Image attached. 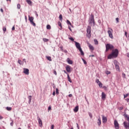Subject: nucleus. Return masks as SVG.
<instances>
[{
	"mask_svg": "<svg viewBox=\"0 0 129 129\" xmlns=\"http://www.w3.org/2000/svg\"><path fill=\"white\" fill-rule=\"evenodd\" d=\"M118 49L117 48H115L112 50V52L111 53L108 54L107 56V59H113V58H117L118 56Z\"/></svg>",
	"mask_w": 129,
	"mask_h": 129,
	"instance_id": "obj_1",
	"label": "nucleus"
},
{
	"mask_svg": "<svg viewBox=\"0 0 129 129\" xmlns=\"http://www.w3.org/2000/svg\"><path fill=\"white\" fill-rule=\"evenodd\" d=\"M75 43L76 47L80 52L81 55L82 56H84V52H83V50H82V48H81V45H80V43L77 42V41H75Z\"/></svg>",
	"mask_w": 129,
	"mask_h": 129,
	"instance_id": "obj_2",
	"label": "nucleus"
},
{
	"mask_svg": "<svg viewBox=\"0 0 129 129\" xmlns=\"http://www.w3.org/2000/svg\"><path fill=\"white\" fill-rule=\"evenodd\" d=\"M88 22L90 25H92L93 24V27L95 26V20H94V15L93 14H91L90 16Z\"/></svg>",
	"mask_w": 129,
	"mask_h": 129,
	"instance_id": "obj_3",
	"label": "nucleus"
},
{
	"mask_svg": "<svg viewBox=\"0 0 129 129\" xmlns=\"http://www.w3.org/2000/svg\"><path fill=\"white\" fill-rule=\"evenodd\" d=\"M96 82L99 85V87H100V88H103L104 90H105V91H107V87L105 86H104L102 87V83L99 81V79H97L96 80Z\"/></svg>",
	"mask_w": 129,
	"mask_h": 129,
	"instance_id": "obj_4",
	"label": "nucleus"
},
{
	"mask_svg": "<svg viewBox=\"0 0 129 129\" xmlns=\"http://www.w3.org/2000/svg\"><path fill=\"white\" fill-rule=\"evenodd\" d=\"M86 36L89 39L91 38V26H88L87 28Z\"/></svg>",
	"mask_w": 129,
	"mask_h": 129,
	"instance_id": "obj_5",
	"label": "nucleus"
},
{
	"mask_svg": "<svg viewBox=\"0 0 129 129\" xmlns=\"http://www.w3.org/2000/svg\"><path fill=\"white\" fill-rule=\"evenodd\" d=\"M105 47V52H108V50H111L114 48V46H113L112 44H110L109 43H107V44H106Z\"/></svg>",
	"mask_w": 129,
	"mask_h": 129,
	"instance_id": "obj_6",
	"label": "nucleus"
},
{
	"mask_svg": "<svg viewBox=\"0 0 129 129\" xmlns=\"http://www.w3.org/2000/svg\"><path fill=\"white\" fill-rule=\"evenodd\" d=\"M108 31L107 33L108 34L109 38L111 39L113 38V35H112V32H113V30H112V28L110 27H108Z\"/></svg>",
	"mask_w": 129,
	"mask_h": 129,
	"instance_id": "obj_7",
	"label": "nucleus"
},
{
	"mask_svg": "<svg viewBox=\"0 0 129 129\" xmlns=\"http://www.w3.org/2000/svg\"><path fill=\"white\" fill-rule=\"evenodd\" d=\"M28 20L29 22H30V24L33 26V27H36V23L34 22V17L30 16V15L28 16Z\"/></svg>",
	"mask_w": 129,
	"mask_h": 129,
	"instance_id": "obj_8",
	"label": "nucleus"
},
{
	"mask_svg": "<svg viewBox=\"0 0 129 129\" xmlns=\"http://www.w3.org/2000/svg\"><path fill=\"white\" fill-rule=\"evenodd\" d=\"M114 125L115 129H119V124L117 120H114Z\"/></svg>",
	"mask_w": 129,
	"mask_h": 129,
	"instance_id": "obj_9",
	"label": "nucleus"
},
{
	"mask_svg": "<svg viewBox=\"0 0 129 129\" xmlns=\"http://www.w3.org/2000/svg\"><path fill=\"white\" fill-rule=\"evenodd\" d=\"M118 62H117V60H114V64L115 66V68L117 71H119V66L117 64Z\"/></svg>",
	"mask_w": 129,
	"mask_h": 129,
	"instance_id": "obj_10",
	"label": "nucleus"
},
{
	"mask_svg": "<svg viewBox=\"0 0 129 129\" xmlns=\"http://www.w3.org/2000/svg\"><path fill=\"white\" fill-rule=\"evenodd\" d=\"M102 123H106L107 122V117L104 116V115H102Z\"/></svg>",
	"mask_w": 129,
	"mask_h": 129,
	"instance_id": "obj_11",
	"label": "nucleus"
},
{
	"mask_svg": "<svg viewBox=\"0 0 129 129\" xmlns=\"http://www.w3.org/2000/svg\"><path fill=\"white\" fill-rule=\"evenodd\" d=\"M37 119L38 123L39 124V126H40V127H42V126H43V122H42V119H41V118L39 117H37Z\"/></svg>",
	"mask_w": 129,
	"mask_h": 129,
	"instance_id": "obj_12",
	"label": "nucleus"
},
{
	"mask_svg": "<svg viewBox=\"0 0 129 129\" xmlns=\"http://www.w3.org/2000/svg\"><path fill=\"white\" fill-rule=\"evenodd\" d=\"M66 69L68 73L71 72V67L69 65H67L66 67Z\"/></svg>",
	"mask_w": 129,
	"mask_h": 129,
	"instance_id": "obj_13",
	"label": "nucleus"
},
{
	"mask_svg": "<svg viewBox=\"0 0 129 129\" xmlns=\"http://www.w3.org/2000/svg\"><path fill=\"white\" fill-rule=\"evenodd\" d=\"M88 47L91 51H94V47L92 46L89 42L87 43Z\"/></svg>",
	"mask_w": 129,
	"mask_h": 129,
	"instance_id": "obj_14",
	"label": "nucleus"
},
{
	"mask_svg": "<svg viewBox=\"0 0 129 129\" xmlns=\"http://www.w3.org/2000/svg\"><path fill=\"white\" fill-rule=\"evenodd\" d=\"M105 98H106V94H105L104 92H102L101 94V99L102 100H105Z\"/></svg>",
	"mask_w": 129,
	"mask_h": 129,
	"instance_id": "obj_15",
	"label": "nucleus"
},
{
	"mask_svg": "<svg viewBox=\"0 0 129 129\" xmlns=\"http://www.w3.org/2000/svg\"><path fill=\"white\" fill-rule=\"evenodd\" d=\"M123 125L126 129H129V123L127 125V122L126 121L123 122Z\"/></svg>",
	"mask_w": 129,
	"mask_h": 129,
	"instance_id": "obj_16",
	"label": "nucleus"
},
{
	"mask_svg": "<svg viewBox=\"0 0 129 129\" xmlns=\"http://www.w3.org/2000/svg\"><path fill=\"white\" fill-rule=\"evenodd\" d=\"M97 124L99 125V126H100L101 125V118H100V116H99L98 118V121H97Z\"/></svg>",
	"mask_w": 129,
	"mask_h": 129,
	"instance_id": "obj_17",
	"label": "nucleus"
},
{
	"mask_svg": "<svg viewBox=\"0 0 129 129\" xmlns=\"http://www.w3.org/2000/svg\"><path fill=\"white\" fill-rule=\"evenodd\" d=\"M29 69H24L23 72H24V74H25L26 75H29Z\"/></svg>",
	"mask_w": 129,
	"mask_h": 129,
	"instance_id": "obj_18",
	"label": "nucleus"
},
{
	"mask_svg": "<svg viewBox=\"0 0 129 129\" xmlns=\"http://www.w3.org/2000/svg\"><path fill=\"white\" fill-rule=\"evenodd\" d=\"M78 110H79V106H76L74 109V112H78Z\"/></svg>",
	"mask_w": 129,
	"mask_h": 129,
	"instance_id": "obj_19",
	"label": "nucleus"
},
{
	"mask_svg": "<svg viewBox=\"0 0 129 129\" xmlns=\"http://www.w3.org/2000/svg\"><path fill=\"white\" fill-rule=\"evenodd\" d=\"M123 115L125 117V118H127V120L129 123V116H128V115L126 114V113H125L124 114H123Z\"/></svg>",
	"mask_w": 129,
	"mask_h": 129,
	"instance_id": "obj_20",
	"label": "nucleus"
},
{
	"mask_svg": "<svg viewBox=\"0 0 129 129\" xmlns=\"http://www.w3.org/2000/svg\"><path fill=\"white\" fill-rule=\"evenodd\" d=\"M67 60H68V63L69 64H70L71 65L72 64H73V61H72V60L70 59V58H68Z\"/></svg>",
	"mask_w": 129,
	"mask_h": 129,
	"instance_id": "obj_21",
	"label": "nucleus"
},
{
	"mask_svg": "<svg viewBox=\"0 0 129 129\" xmlns=\"http://www.w3.org/2000/svg\"><path fill=\"white\" fill-rule=\"evenodd\" d=\"M28 98L29 99L28 103L29 104H30L32 101V96H28Z\"/></svg>",
	"mask_w": 129,
	"mask_h": 129,
	"instance_id": "obj_22",
	"label": "nucleus"
},
{
	"mask_svg": "<svg viewBox=\"0 0 129 129\" xmlns=\"http://www.w3.org/2000/svg\"><path fill=\"white\" fill-rule=\"evenodd\" d=\"M26 2L29 6H32V4H33V2L31 0H26Z\"/></svg>",
	"mask_w": 129,
	"mask_h": 129,
	"instance_id": "obj_23",
	"label": "nucleus"
},
{
	"mask_svg": "<svg viewBox=\"0 0 129 129\" xmlns=\"http://www.w3.org/2000/svg\"><path fill=\"white\" fill-rule=\"evenodd\" d=\"M68 81L70 82V83H72V80H71V78H70V76H69V74H68Z\"/></svg>",
	"mask_w": 129,
	"mask_h": 129,
	"instance_id": "obj_24",
	"label": "nucleus"
},
{
	"mask_svg": "<svg viewBox=\"0 0 129 129\" xmlns=\"http://www.w3.org/2000/svg\"><path fill=\"white\" fill-rule=\"evenodd\" d=\"M46 59H47L48 61H52V57H51V56H46Z\"/></svg>",
	"mask_w": 129,
	"mask_h": 129,
	"instance_id": "obj_25",
	"label": "nucleus"
},
{
	"mask_svg": "<svg viewBox=\"0 0 129 129\" xmlns=\"http://www.w3.org/2000/svg\"><path fill=\"white\" fill-rule=\"evenodd\" d=\"M6 109L8 110V111H11L12 109L11 107H6Z\"/></svg>",
	"mask_w": 129,
	"mask_h": 129,
	"instance_id": "obj_26",
	"label": "nucleus"
},
{
	"mask_svg": "<svg viewBox=\"0 0 129 129\" xmlns=\"http://www.w3.org/2000/svg\"><path fill=\"white\" fill-rule=\"evenodd\" d=\"M67 24L68 25H70V26H71V27H73L72 24H71V22H70V21H69V20H67Z\"/></svg>",
	"mask_w": 129,
	"mask_h": 129,
	"instance_id": "obj_27",
	"label": "nucleus"
},
{
	"mask_svg": "<svg viewBox=\"0 0 129 129\" xmlns=\"http://www.w3.org/2000/svg\"><path fill=\"white\" fill-rule=\"evenodd\" d=\"M18 63L20 64V65H23L24 64V62L22 61L21 59L18 60Z\"/></svg>",
	"mask_w": 129,
	"mask_h": 129,
	"instance_id": "obj_28",
	"label": "nucleus"
},
{
	"mask_svg": "<svg viewBox=\"0 0 129 129\" xmlns=\"http://www.w3.org/2000/svg\"><path fill=\"white\" fill-rule=\"evenodd\" d=\"M82 60L84 62V64H85V65H87V62L86 61V60H85V59H84V58L82 57Z\"/></svg>",
	"mask_w": 129,
	"mask_h": 129,
	"instance_id": "obj_29",
	"label": "nucleus"
},
{
	"mask_svg": "<svg viewBox=\"0 0 129 129\" xmlns=\"http://www.w3.org/2000/svg\"><path fill=\"white\" fill-rule=\"evenodd\" d=\"M59 19L60 21H62V20H63V16L62 15V14H60L59 15Z\"/></svg>",
	"mask_w": 129,
	"mask_h": 129,
	"instance_id": "obj_30",
	"label": "nucleus"
},
{
	"mask_svg": "<svg viewBox=\"0 0 129 129\" xmlns=\"http://www.w3.org/2000/svg\"><path fill=\"white\" fill-rule=\"evenodd\" d=\"M88 114L90 118H92V117H93V115H92V113H91V112H89Z\"/></svg>",
	"mask_w": 129,
	"mask_h": 129,
	"instance_id": "obj_31",
	"label": "nucleus"
},
{
	"mask_svg": "<svg viewBox=\"0 0 129 129\" xmlns=\"http://www.w3.org/2000/svg\"><path fill=\"white\" fill-rule=\"evenodd\" d=\"M57 24L58 26L60 27V29H62V24L61 23V22H60V21H58L57 22Z\"/></svg>",
	"mask_w": 129,
	"mask_h": 129,
	"instance_id": "obj_32",
	"label": "nucleus"
},
{
	"mask_svg": "<svg viewBox=\"0 0 129 129\" xmlns=\"http://www.w3.org/2000/svg\"><path fill=\"white\" fill-rule=\"evenodd\" d=\"M55 93L56 95H59V89L58 88L56 89Z\"/></svg>",
	"mask_w": 129,
	"mask_h": 129,
	"instance_id": "obj_33",
	"label": "nucleus"
},
{
	"mask_svg": "<svg viewBox=\"0 0 129 129\" xmlns=\"http://www.w3.org/2000/svg\"><path fill=\"white\" fill-rule=\"evenodd\" d=\"M46 29H47V30H51V25H47L46 26Z\"/></svg>",
	"mask_w": 129,
	"mask_h": 129,
	"instance_id": "obj_34",
	"label": "nucleus"
},
{
	"mask_svg": "<svg viewBox=\"0 0 129 129\" xmlns=\"http://www.w3.org/2000/svg\"><path fill=\"white\" fill-rule=\"evenodd\" d=\"M94 41L95 42V45H98V41H97V39H94Z\"/></svg>",
	"mask_w": 129,
	"mask_h": 129,
	"instance_id": "obj_35",
	"label": "nucleus"
},
{
	"mask_svg": "<svg viewBox=\"0 0 129 129\" xmlns=\"http://www.w3.org/2000/svg\"><path fill=\"white\" fill-rule=\"evenodd\" d=\"M43 41L44 42H48V41H49V39H47V38H43Z\"/></svg>",
	"mask_w": 129,
	"mask_h": 129,
	"instance_id": "obj_36",
	"label": "nucleus"
},
{
	"mask_svg": "<svg viewBox=\"0 0 129 129\" xmlns=\"http://www.w3.org/2000/svg\"><path fill=\"white\" fill-rule=\"evenodd\" d=\"M17 9L18 10H20V9H21V4H17Z\"/></svg>",
	"mask_w": 129,
	"mask_h": 129,
	"instance_id": "obj_37",
	"label": "nucleus"
},
{
	"mask_svg": "<svg viewBox=\"0 0 129 129\" xmlns=\"http://www.w3.org/2000/svg\"><path fill=\"white\" fill-rule=\"evenodd\" d=\"M69 40H71V41H72V42H74V38H73L72 37H69Z\"/></svg>",
	"mask_w": 129,
	"mask_h": 129,
	"instance_id": "obj_38",
	"label": "nucleus"
},
{
	"mask_svg": "<svg viewBox=\"0 0 129 129\" xmlns=\"http://www.w3.org/2000/svg\"><path fill=\"white\" fill-rule=\"evenodd\" d=\"M3 30L4 33H6V31H7V27H3Z\"/></svg>",
	"mask_w": 129,
	"mask_h": 129,
	"instance_id": "obj_39",
	"label": "nucleus"
},
{
	"mask_svg": "<svg viewBox=\"0 0 129 129\" xmlns=\"http://www.w3.org/2000/svg\"><path fill=\"white\" fill-rule=\"evenodd\" d=\"M122 76L123 78H126L125 77V74H124V73H122Z\"/></svg>",
	"mask_w": 129,
	"mask_h": 129,
	"instance_id": "obj_40",
	"label": "nucleus"
},
{
	"mask_svg": "<svg viewBox=\"0 0 129 129\" xmlns=\"http://www.w3.org/2000/svg\"><path fill=\"white\" fill-rule=\"evenodd\" d=\"M116 21V23L117 24L118 23H119V19L118 18H116L115 19Z\"/></svg>",
	"mask_w": 129,
	"mask_h": 129,
	"instance_id": "obj_41",
	"label": "nucleus"
},
{
	"mask_svg": "<svg viewBox=\"0 0 129 129\" xmlns=\"http://www.w3.org/2000/svg\"><path fill=\"white\" fill-rule=\"evenodd\" d=\"M10 125H11V126H14V120H12V122L10 123Z\"/></svg>",
	"mask_w": 129,
	"mask_h": 129,
	"instance_id": "obj_42",
	"label": "nucleus"
},
{
	"mask_svg": "<svg viewBox=\"0 0 129 129\" xmlns=\"http://www.w3.org/2000/svg\"><path fill=\"white\" fill-rule=\"evenodd\" d=\"M128 95H129L128 93H127L125 95L124 94V98H126V97H127Z\"/></svg>",
	"mask_w": 129,
	"mask_h": 129,
	"instance_id": "obj_43",
	"label": "nucleus"
},
{
	"mask_svg": "<svg viewBox=\"0 0 129 129\" xmlns=\"http://www.w3.org/2000/svg\"><path fill=\"white\" fill-rule=\"evenodd\" d=\"M25 20L26 23H27L28 22V18L27 17V16H25Z\"/></svg>",
	"mask_w": 129,
	"mask_h": 129,
	"instance_id": "obj_44",
	"label": "nucleus"
},
{
	"mask_svg": "<svg viewBox=\"0 0 129 129\" xmlns=\"http://www.w3.org/2000/svg\"><path fill=\"white\" fill-rule=\"evenodd\" d=\"M110 71H107L106 72V74H107V75H109V74H110Z\"/></svg>",
	"mask_w": 129,
	"mask_h": 129,
	"instance_id": "obj_45",
	"label": "nucleus"
},
{
	"mask_svg": "<svg viewBox=\"0 0 129 129\" xmlns=\"http://www.w3.org/2000/svg\"><path fill=\"white\" fill-rule=\"evenodd\" d=\"M118 109H119V110H122V109H123V107L121 106L118 108Z\"/></svg>",
	"mask_w": 129,
	"mask_h": 129,
	"instance_id": "obj_46",
	"label": "nucleus"
},
{
	"mask_svg": "<svg viewBox=\"0 0 129 129\" xmlns=\"http://www.w3.org/2000/svg\"><path fill=\"white\" fill-rule=\"evenodd\" d=\"M52 95L53 96H55V95H56V92H55V91H53V92L52 93Z\"/></svg>",
	"mask_w": 129,
	"mask_h": 129,
	"instance_id": "obj_47",
	"label": "nucleus"
},
{
	"mask_svg": "<svg viewBox=\"0 0 129 129\" xmlns=\"http://www.w3.org/2000/svg\"><path fill=\"white\" fill-rule=\"evenodd\" d=\"M63 72L64 73H65V74H67V76H68V74H69L68 73H67V72H66V71L63 70Z\"/></svg>",
	"mask_w": 129,
	"mask_h": 129,
	"instance_id": "obj_48",
	"label": "nucleus"
},
{
	"mask_svg": "<svg viewBox=\"0 0 129 129\" xmlns=\"http://www.w3.org/2000/svg\"><path fill=\"white\" fill-rule=\"evenodd\" d=\"M52 109V107L51 106H49L48 108V110H51Z\"/></svg>",
	"mask_w": 129,
	"mask_h": 129,
	"instance_id": "obj_49",
	"label": "nucleus"
},
{
	"mask_svg": "<svg viewBox=\"0 0 129 129\" xmlns=\"http://www.w3.org/2000/svg\"><path fill=\"white\" fill-rule=\"evenodd\" d=\"M124 35L126 38H127V32L126 31L125 32Z\"/></svg>",
	"mask_w": 129,
	"mask_h": 129,
	"instance_id": "obj_50",
	"label": "nucleus"
},
{
	"mask_svg": "<svg viewBox=\"0 0 129 129\" xmlns=\"http://www.w3.org/2000/svg\"><path fill=\"white\" fill-rule=\"evenodd\" d=\"M53 74H54V75H57V72H56L55 70L53 71Z\"/></svg>",
	"mask_w": 129,
	"mask_h": 129,
	"instance_id": "obj_51",
	"label": "nucleus"
},
{
	"mask_svg": "<svg viewBox=\"0 0 129 129\" xmlns=\"http://www.w3.org/2000/svg\"><path fill=\"white\" fill-rule=\"evenodd\" d=\"M98 23L99 24V25H100V24H101V20H100V19H99L98 20Z\"/></svg>",
	"mask_w": 129,
	"mask_h": 129,
	"instance_id": "obj_52",
	"label": "nucleus"
},
{
	"mask_svg": "<svg viewBox=\"0 0 129 129\" xmlns=\"http://www.w3.org/2000/svg\"><path fill=\"white\" fill-rule=\"evenodd\" d=\"M68 29L71 31V32H72V29H71V27L70 26H68Z\"/></svg>",
	"mask_w": 129,
	"mask_h": 129,
	"instance_id": "obj_53",
	"label": "nucleus"
},
{
	"mask_svg": "<svg viewBox=\"0 0 129 129\" xmlns=\"http://www.w3.org/2000/svg\"><path fill=\"white\" fill-rule=\"evenodd\" d=\"M76 124H77V127L78 129H80V127H79V125L78 124V123H76Z\"/></svg>",
	"mask_w": 129,
	"mask_h": 129,
	"instance_id": "obj_54",
	"label": "nucleus"
},
{
	"mask_svg": "<svg viewBox=\"0 0 129 129\" xmlns=\"http://www.w3.org/2000/svg\"><path fill=\"white\" fill-rule=\"evenodd\" d=\"M50 129H54V125L52 124L50 127Z\"/></svg>",
	"mask_w": 129,
	"mask_h": 129,
	"instance_id": "obj_55",
	"label": "nucleus"
},
{
	"mask_svg": "<svg viewBox=\"0 0 129 129\" xmlns=\"http://www.w3.org/2000/svg\"><path fill=\"white\" fill-rule=\"evenodd\" d=\"M60 51H64V49H63V46H61L60 47Z\"/></svg>",
	"mask_w": 129,
	"mask_h": 129,
	"instance_id": "obj_56",
	"label": "nucleus"
},
{
	"mask_svg": "<svg viewBox=\"0 0 129 129\" xmlns=\"http://www.w3.org/2000/svg\"><path fill=\"white\" fill-rule=\"evenodd\" d=\"M63 51L64 53H68V51H67V50H66V49H64Z\"/></svg>",
	"mask_w": 129,
	"mask_h": 129,
	"instance_id": "obj_57",
	"label": "nucleus"
},
{
	"mask_svg": "<svg viewBox=\"0 0 129 129\" xmlns=\"http://www.w3.org/2000/svg\"><path fill=\"white\" fill-rule=\"evenodd\" d=\"M15 25L12 27V31H15Z\"/></svg>",
	"mask_w": 129,
	"mask_h": 129,
	"instance_id": "obj_58",
	"label": "nucleus"
},
{
	"mask_svg": "<svg viewBox=\"0 0 129 129\" xmlns=\"http://www.w3.org/2000/svg\"><path fill=\"white\" fill-rule=\"evenodd\" d=\"M35 15L36 16V17H38V13H37V11L35 12Z\"/></svg>",
	"mask_w": 129,
	"mask_h": 129,
	"instance_id": "obj_59",
	"label": "nucleus"
},
{
	"mask_svg": "<svg viewBox=\"0 0 129 129\" xmlns=\"http://www.w3.org/2000/svg\"><path fill=\"white\" fill-rule=\"evenodd\" d=\"M1 13H4V9H3V8H1L0 10Z\"/></svg>",
	"mask_w": 129,
	"mask_h": 129,
	"instance_id": "obj_60",
	"label": "nucleus"
},
{
	"mask_svg": "<svg viewBox=\"0 0 129 129\" xmlns=\"http://www.w3.org/2000/svg\"><path fill=\"white\" fill-rule=\"evenodd\" d=\"M85 99L86 101H88V100L87 99L86 96H85Z\"/></svg>",
	"mask_w": 129,
	"mask_h": 129,
	"instance_id": "obj_61",
	"label": "nucleus"
},
{
	"mask_svg": "<svg viewBox=\"0 0 129 129\" xmlns=\"http://www.w3.org/2000/svg\"><path fill=\"white\" fill-rule=\"evenodd\" d=\"M53 88H54V89H55V88H56V86H55V84H53L52 85Z\"/></svg>",
	"mask_w": 129,
	"mask_h": 129,
	"instance_id": "obj_62",
	"label": "nucleus"
},
{
	"mask_svg": "<svg viewBox=\"0 0 129 129\" xmlns=\"http://www.w3.org/2000/svg\"><path fill=\"white\" fill-rule=\"evenodd\" d=\"M72 96H73V95L72 94H70L69 95V97H72Z\"/></svg>",
	"mask_w": 129,
	"mask_h": 129,
	"instance_id": "obj_63",
	"label": "nucleus"
},
{
	"mask_svg": "<svg viewBox=\"0 0 129 129\" xmlns=\"http://www.w3.org/2000/svg\"><path fill=\"white\" fill-rule=\"evenodd\" d=\"M3 118H4V117H3L2 115H0V119H3Z\"/></svg>",
	"mask_w": 129,
	"mask_h": 129,
	"instance_id": "obj_64",
	"label": "nucleus"
}]
</instances>
